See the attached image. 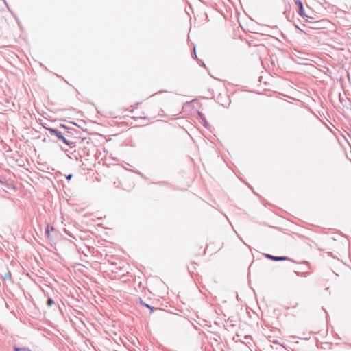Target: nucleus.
I'll list each match as a JSON object with an SVG mask.
<instances>
[{
	"label": "nucleus",
	"instance_id": "1",
	"mask_svg": "<svg viewBox=\"0 0 351 351\" xmlns=\"http://www.w3.org/2000/svg\"><path fill=\"white\" fill-rule=\"evenodd\" d=\"M49 133L52 135H55L58 137V139L61 140L64 143H65L67 145H71V144H73V142H71L68 141L62 134V132L58 131L56 129L53 128H47Z\"/></svg>",
	"mask_w": 351,
	"mask_h": 351
},
{
	"label": "nucleus",
	"instance_id": "2",
	"mask_svg": "<svg viewBox=\"0 0 351 351\" xmlns=\"http://www.w3.org/2000/svg\"><path fill=\"white\" fill-rule=\"evenodd\" d=\"M265 256L272 261H288L289 258L287 256H274L268 254H265Z\"/></svg>",
	"mask_w": 351,
	"mask_h": 351
},
{
	"label": "nucleus",
	"instance_id": "3",
	"mask_svg": "<svg viewBox=\"0 0 351 351\" xmlns=\"http://www.w3.org/2000/svg\"><path fill=\"white\" fill-rule=\"evenodd\" d=\"M295 4L298 6V8H299V14L303 17V18H305V17H308L305 13H304V7H303V5H302V3L299 1V0H296L295 1Z\"/></svg>",
	"mask_w": 351,
	"mask_h": 351
},
{
	"label": "nucleus",
	"instance_id": "4",
	"mask_svg": "<svg viewBox=\"0 0 351 351\" xmlns=\"http://www.w3.org/2000/svg\"><path fill=\"white\" fill-rule=\"evenodd\" d=\"M14 351H31L29 348H19V347H14Z\"/></svg>",
	"mask_w": 351,
	"mask_h": 351
},
{
	"label": "nucleus",
	"instance_id": "5",
	"mask_svg": "<svg viewBox=\"0 0 351 351\" xmlns=\"http://www.w3.org/2000/svg\"><path fill=\"white\" fill-rule=\"evenodd\" d=\"M54 303L53 300L51 298H49L47 299V304L48 306H52V304Z\"/></svg>",
	"mask_w": 351,
	"mask_h": 351
},
{
	"label": "nucleus",
	"instance_id": "6",
	"mask_svg": "<svg viewBox=\"0 0 351 351\" xmlns=\"http://www.w3.org/2000/svg\"><path fill=\"white\" fill-rule=\"evenodd\" d=\"M45 234L47 235L48 237H49V226H47V227L46 228Z\"/></svg>",
	"mask_w": 351,
	"mask_h": 351
},
{
	"label": "nucleus",
	"instance_id": "7",
	"mask_svg": "<svg viewBox=\"0 0 351 351\" xmlns=\"http://www.w3.org/2000/svg\"><path fill=\"white\" fill-rule=\"evenodd\" d=\"M141 303L147 308H151L152 310V308L149 305L145 304V302H143L142 301L141 302Z\"/></svg>",
	"mask_w": 351,
	"mask_h": 351
},
{
	"label": "nucleus",
	"instance_id": "8",
	"mask_svg": "<svg viewBox=\"0 0 351 351\" xmlns=\"http://www.w3.org/2000/svg\"><path fill=\"white\" fill-rule=\"evenodd\" d=\"M72 174H69V176H66V179L70 180L72 178Z\"/></svg>",
	"mask_w": 351,
	"mask_h": 351
},
{
	"label": "nucleus",
	"instance_id": "9",
	"mask_svg": "<svg viewBox=\"0 0 351 351\" xmlns=\"http://www.w3.org/2000/svg\"><path fill=\"white\" fill-rule=\"evenodd\" d=\"M5 278H10V274H6Z\"/></svg>",
	"mask_w": 351,
	"mask_h": 351
},
{
	"label": "nucleus",
	"instance_id": "10",
	"mask_svg": "<svg viewBox=\"0 0 351 351\" xmlns=\"http://www.w3.org/2000/svg\"><path fill=\"white\" fill-rule=\"evenodd\" d=\"M193 51H194V55L196 56L195 48V47H194V49H193Z\"/></svg>",
	"mask_w": 351,
	"mask_h": 351
}]
</instances>
